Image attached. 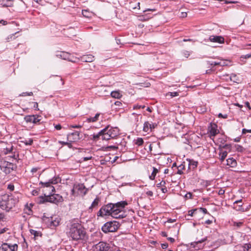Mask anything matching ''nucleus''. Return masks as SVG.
<instances>
[{
	"label": "nucleus",
	"mask_w": 251,
	"mask_h": 251,
	"mask_svg": "<svg viewBox=\"0 0 251 251\" xmlns=\"http://www.w3.org/2000/svg\"><path fill=\"white\" fill-rule=\"evenodd\" d=\"M127 204L126 201H121L116 203H108L100 208L97 213V216L103 217L111 216L115 219L125 218L126 214L124 211V208Z\"/></svg>",
	"instance_id": "1"
},
{
	"label": "nucleus",
	"mask_w": 251,
	"mask_h": 251,
	"mask_svg": "<svg viewBox=\"0 0 251 251\" xmlns=\"http://www.w3.org/2000/svg\"><path fill=\"white\" fill-rule=\"evenodd\" d=\"M68 235L74 240L82 239L85 234L84 228L81 224L75 220L71 221L67 225Z\"/></svg>",
	"instance_id": "2"
},
{
	"label": "nucleus",
	"mask_w": 251,
	"mask_h": 251,
	"mask_svg": "<svg viewBox=\"0 0 251 251\" xmlns=\"http://www.w3.org/2000/svg\"><path fill=\"white\" fill-rule=\"evenodd\" d=\"M18 201L16 198H13L7 194L2 195L0 201V208L3 210L9 211L15 206Z\"/></svg>",
	"instance_id": "3"
},
{
	"label": "nucleus",
	"mask_w": 251,
	"mask_h": 251,
	"mask_svg": "<svg viewBox=\"0 0 251 251\" xmlns=\"http://www.w3.org/2000/svg\"><path fill=\"white\" fill-rule=\"evenodd\" d=\"M103 132V140H109L117 137L119 134V129L117 127H112L109 126L102 129Z\"/></svg>",
	"instance_id": "4"
},
{
	"label": "nucleus",
	"mask_w": 251,
	"mask_h": 251,
	"mask_svg": "<svg viewBox=\"0 0 251 251\" xmlns=\"http://www.w3.org/2000/svg\"><path fill=\"white\" fill-rule=\"evenodd\" d=\"M119 222L113 221L106 223L101 227V230L104 233L115 232L120 227Z\"/></svg>",
	"instance_id": "5"
},
{
	"label": "nucleus",
	"mask_w": 251,
	"mask_h": 251,
	"mask_svg": "<svg viewBox=\"0 0 251 251\" xmlns=\"http://www.w3.org/2000/svg\"><path fill=\"white\" fill-rule=\"evenodd\" d=\"M60 180L59 177H56L50 180L48 182H41L40 184H42L45 187V189L44 190L46 193H47V191H49V193H53L55 192V188L54 187L51 185L52 184H56ZM48 194H47L48 195Z\"/></svg>",
	"instance_id": "6"
},
{
	"label": "nucleus",
	"mask_w": 251,
	"mask_h": 251,
	"mask_svg": "<svg viewBox=\"0 0 251 251\" xmlns=\"http://www.w3.org/2000/svg\"><path fill=\"white\" fill-rule=\"evenodd\" d=\"M87 189L83 184H78L74 185L72 190V194L74 196L76 194L83 196L87 193Z\"/></svg>",
	"instance_id": "7"
},
{
	"label": "nucleus",
	"mask_w": 251,
	"mask_h": 251,
	"mask_svg": "<svg viewBox=\"0 0 251 251\" xmlns=\"http://www.w3.org/2000/svg\"><path fill=\"white\" fill-rule=\"evenodd\" d=\"M45 201L53 203H57L62 201V198L58 194H54L51 193H49L48 195L47 193L45 194Z\"/></svg>",
	"instance_id": "8"
},
{
	"label": "nucleus",
	"mask_w": 251,
	"mask_h": 251,
	"mask_svg": "<svg viewBox=\"0 0 251 251\" xmlns=\"http://www.w3.org/2000/svg\"><path fill=\"white\" fill-rule=\"evenodd\" d=\"M110 247L109 245L103 242H100L93 246L92 251H108Z\"/></svg>",
	"instance_id": "9"
},
{
	"label": "nucleus",
	"mask_w": 251,
	"mask_h": 251,
	"mask_svg": "<svg viewBox=\"0 0 251 251\" xmlns=\"http://www.w3.org/2000/svg\"><path fill=\"white\" fill-rule=\"evenodd\" d=\"M18 245L14 244L10 245L7 243H3L0 247V251H17Z\"/></svg>",
	"instance_id": "10"
},
{
	"label": "nucleus",
	"mask_w": 251,
	"mask_h": 251,
	"mask_svg": "<svg viewBox=\"0 0 251 251\" xmlns=\"http://www.w3.org/2000/svg\"><path fill=\"white\" fill-rule=\"evenodd\" d=\"M208 130L210 134V137L212 139L219 132L217 129V126L215 124L210 123V126L208 127Z\"/></svg>",
	"instance_id": "11"
},
{
	"label": "nucleus",
	"mask_w": 251,
	"mask_h": 251,
	"mask_svg": "<svg viewBox=\"0 0 251 251\" xmlns=\"http://www.w3.org/2000/svg\"><path fill=\"white\" fill-rule=\"evenodd\" d=\"M49 226L52 228L54 227L58 226L61 221V218L58 216L52 217L50 219H48Z\"/></svg>",
	"instance_id": "12"
},
{
	"label": "nucleus",
	"mask_w": 251,
	"mask_h": 251,
	"mask_svg": "<svg viewBox=\"0 0 251 251\" xmlns=\"http://www.w3.org/2000/svg\"><path fill=\"white\" fill-rule=\"evenodd\" d=\"M40 117L38 115H27L25 117L24 119L26 123L36 124L40 121Z\"/></svg>",
	"instance_id": "13"
},
{
	"label": "nucleus",
	"mask_w": 251,
	"mask_h": 251,
	"mask_svg": "<svg viewBox=\"0 0 251 251\" xmlns=\"http://www.w3.org/2000/svg\"><path fill=\"white\" fill-rule=\"evenodd\" d=\"M68 140L71 142H76L80 139V133L78 131H75L70 133L67 135Z\"/></svg>",
	"instance_id": "14"
},
{
	"label": "nucleus",
	"mask_w": 251,
	"mask_h": 251,
	"mask_svg": "<svg viewBox=\"0 0 251 251\" xmlns=\"http://www.w3.org/2000/svg\"><path fill=\"white\" fill-rule=\"evenodd\" d=\"M206 240L207 238L205 237L201 240L196 241L194 242H192L191 243V246L197 250H199L202 247V246L201 245L202 243H203Z\"/></svg>",
	"instance_id": "15"
},
{
	"label": "nucleus",
	"mask_w": 251,
	"mask_h": 251,
	"mask_svg": "<svg viewBox=\"0 0 251 251\" xmlns=\"http://www.w3.org/2000/svg\"><path fill=\"white\" fill-rule=\"evenodd\" d=\"M2 167L5 168V170L4 171L6 174L9 173L11 170H13L16 167L14 164L9 162H5L3 164Z\"/></svg>",
	"instance_id": "16"
},
{
	"label": "nucleus",
	"mask_w": 251,
	"mask_h": 251,
	"mask_svg": "<svg viewBox=\"0 0 251 251\" xmlns=\"http://www.w3.org/2000/svg\"><path fill=\"white\" fill-rule=\"evenodd\" d=\"M209 39L211 42L218 43L220 44H222L224 42V38L221 36L211 35L209 37Z\"/></svg>",
	"instance_id": "17"
},
{
	"label": "nucleus",
	"mask_w": 251,
	"mask_h": 251,
	"mask_svg": "<svg viewBox=\"0 0 251 251\" xmlns=\"http://www.w3.org/2000/svg\"><path fill=\"white\" fill-rule=\"evenodd\" d=\"M81 60L84 62H91L94 60V56L91 54L83 55Z\"/></svg>",
	"instance_id": "18"
},
{
	"label": "nucleus",
	"mask_w": 251,
	"mask_h": 251,
	"mask_svg": "<svg viewBox=\"0 0 251 251\" xmlns=\"http://www.w3.org/2000/svg\"><path fill=\"white\" fill-rule=\"evenodd\" d=\"M143 131L145 132H149L152 131L151 124L149 122H146L144 124Z\"/></svg>",
	"instance_id": "19"
},
{
	"label": "nucleus",
	"mask_w": 251,
	"mask_h": 251,
	"mask_svg": "<svg viewBox=\"0 0 251 251\" xmlns=\"http://www.w3.org/2000/svg\"><path fill=\"white\" fill-rule=\"evenodd\" d=\"M174 167H176L177 174H181L182 173V170L184 168V166L182 164L177 166V163L175 162L174 163Z\"/></svg>",
	"instance_id": "20"
},
{
	"label": "nucleus",
	"mask_w": 251,
	"mask_h": 251,
	"mask_svg": "<svg viewBox=\"0 0 251 251\" xmlns=\"http://www.w3.org/2000/svg\"><path fill=\"white\" fill-rule=\"evenodd\" d=\"M103 132L102 129L100 130L98 134L93 135V140L95 141L98 140L100 137H101V139L103 140Z\"/></svg>",
	"instance_id": "21"
},
{
	"label": "nucleus",
	"mask_w": 251,
	"mask_h": 251,
	"mask_svg": "<svg viewBox=\"0 0 251 251\" xmlns=\"http://www.w3.org/2000/svg\"><path fill=\"white\" fill-rule=\"evenodd\" d=\"M227 165L231 167H234L236 165V161L233 158H228L226 160Z\"/></svg>",
	"instance_id": "22"
},
{
	"label": "nucleus",
	"mask_w": 251,
	"mask_h": 251,
	"mask_svg": "<svg viewBox=\"0 0 251 251\" xmlns=\"http://www.w3.org/2000/svg\"><path fill=\"white\" fill-rule=\"evenodd\" d=\"M111 96L114 98L120 99L122 97V95L119 91H115L111 93Z\"/></svg>",
	"instance_id": "23"
},
{
	"label": "nucleus",
	"mask_w": 251,
	"mask_h": 251,
	"mask_svg": "<svg viewBox=\"0 0 251 251\" xmlns=\"http://www.w3.org/2000/svg\"><path fill=\"white\" fill-rule=\"evenodd\" d=\"M152 169H153L151 175H150L149 176V178L151 180L154 179L157 173L158 172V170L157 168H156L155 167H153Z\"/></svg>",
	"instance_id": "24"
},
{
	"label": "nucleus",
	"mask_w": 251,
	"mask_h": 251,
	"mask_svg": "<svg viewBox=\"0 0 251 251\" xmlns=\"http://www.w3.org/2000/svg\"><path fill=\"white\" fill-rule=\"evenodd\" d=\"M219 66H227L230 63V61L228 60H220L219 61Z\"/></svg>",
	"instance_id": "25"
},
{
	"label": "nucleus",
	"mask_w": 251,
	"mask_h": 251,
	"mask_svg": "<svg viewBox=\"0 0 251 251\" xmlns=\"http://www.w3.org/2000/svg\"><path fill=\"white\" fill-rule=\"evenodd\" d=\"M100 116L99 113H97L94 117H90L87 119L88 122H95L98 120V118Z\"/></svg>",
	"instance_id": "26"
},
{
	"label": "nucleus",
	"mask_w": 251,
	"mask_h": 251,
	"mask_svg": "<svg viewBox=\"0 0 251 251\" xmlns=\"http://www.w3.org/2000/svg\"><path fill=\"white\" fill-rule=\"evenodd\" d=\"M100 202V199L98 198H96L93 202H92L91 205L89 207L90 209H92L93 208L97 206L99 204V203Z\"/></svg>",
	"instance_id": "27"
},
{
	"label": "nucleus",
	"mask_w": 251,
	"mask_h": 251,
	"mask_svg": "<svg viewBox=\"0 0 251 251\" xmlns=\"http://www.w3.org/2000/svg\"><path fill=\"white\" fill-rule=\"evenodd\" d=\"M227 154V152L226 151H221L219 153L220 160L222 161H223L225 160V159L226 158V157Z\"/></svg>",
	"instance_id": "28"
},
{
	"label": "nucleus",
	"mask_w": 251,
	"mask_h": 251,
	"mask_svg": "<svg viewBox=\"0 0 251 251\" xmlns=\"http://www.w3.org/2000/svg\"><path fill=\"white\" fill-rule=\"evenodd\" d=\"M82 14L84 17L86 18H89L91 16L92 13L86 10H83L82 11Z\"/></svg>",
	"instance_id": "29"
},
{
	"label": "nucleus",
	"mask_w": 251,
	"mask_h": 251,
	"mask_svg": "<svg viewBox=\"0 0 251 251\" xmlns=\"http://www.w3.org/2000/svg\"><path fill=\"white\" fill-rule=\"evenodd\" d=\"M234 251H245L244 246L237 245L235 247Z\"/></svg>",
	"instance_id": "30"
},
{
	"label": "nucleus",
	"mask_w": 251,
	"mask_h": 251,
	"mask_svg": "<svg viewBox=\"0 0 251 251\" xmlns=\"http://www.w3.org/2000/svg\"><path fill=\"white\" fill-rule=\"evenodd\" d=\"M249 58H251V53L250 54H247L246 55H243L241 56L240 59L241 61L244 62V59H248Z\"/></svg>",
	"instance_id": "31"
},
{
	"label": "nucleus",
	"mask_w": 251,
	"mask_h": 251,
	"mask_svg": "<svg viewBox=\"0 0 251 251\" xmlns=\"http://www.w3.org/2000/svg\"><path fill=\"white\" fill-rule=\"evenodd\" d=\"M198 209H192V210H189L188 211V216H193L194 215H196L197 212L198 211Z\"/></svg>",
	"instance_id": "32"
},
{
	"label": "nucleus",
	"mask_w": 251,
	"mask_h": 251,
	"mask_svg": "<svg viewBox=\"0 0 251 251\" xmlns=\"http://www.w3.org/2000/svg\"><path fill=\"white\" fill-rule=\"evenodd\" d=\"M143 140L141 138H138L136 140V144L138 146H141L143 144Z\"/></svg>",
	"instance_id": "33"
},
{
	"label": "nucleus",
	"mask_w": 251,
	"mask_h": 251,
	"mask_svg": "<svg viewBox=\"0 0 251 251\" xmlns=\"http://www.w3.org/2000/svg\"><path fill=\"white\" fill-rule=\"evenodd\" d=\"M245 251H251V244H246L244 246Z\"/></svg>",
	"instance_id": "34"
},
{
	"label": "nucleus",
	"mask_w": 251,
	"mask_h": 251,
	"mask_svg": "<svg viewBox=\"0 0 251 251\" xmlns=\"http://www.w3.org/2000/svg\"><path fill=\"white\" fill-rule=\"evenodd\" d=\"M187 15V14L185 12H179L178 13V16L180 18L186 17Z\"/></svg>",
	"instance_id": "35"
},
{
	"label": "nucleus",
	"mask_w": 251,
	"mask_h": 251,
	"mask_svg": "<svg viewBox=\"0 0 251 251\" xmlns=\"http://www.w3.org/2000/svg\"><path fill=\"white\" fill-rule=\"evenodd\" d=\"M33 143V140L32 139H29L28 140H26L24 142V143L26 145H31Z\"/></svg>",
	"instance_id": "36"
},
{
	"label": "nucleus",
	"mask_w": 251,
	"mask_h": 251,
	"mask_svg": "<svg viewBox=\"0 0 251 251\" xmlns=\"http://www.w3.org/2000/svg\"><path fill=\"white\" fill-rule=\"evenodd\" d=\"M14 39H15L14 34H11L7 37V38H6V40L7 42H9L10 40H12Z\"/></svg>",
	"instance_id": "37"
},
{
	"label": "nucleus",
	"mask_w": 251,
	"mask_h": 251,
	"mask_svg": "<svg viewBox=\"0 0 251 251\" xmlns=\"http://www.w3.org/2000/svg\"><path fill=\"white\" fill-rule=\"evenodd\" d=\"M236 150L238 151L242 152L244 150V149L242 146H241L240 145H237V146H236Z\"/></svg>",
	"instance_id": "38"
},
{
	"label": "nucleus",
	"mask_w": 251,
	"mask_h": 251,
	"mask_svg": "<svg viewBox=\"0 0 251 251\" xmlns=\"http://www.w3.org/2000/svg\"><path fill=\"white\" fill-rule=\"evenodd\" d=\"M220 246V243L219 241L216 242L215 243H214V245H212L213 247H214V249H217Z\"/></svg>",
	"instance_id": "39"
},
{
	"label": "nucleus",
	"mask_w": 251,
	"mask_h": 251,
	"mask_svg": "<svg viewBox=\"0 0 251 251\" xmlns=\"http://www.w3.org/2000/svg\"><path fill=\"white\" fill-rule=\"evenodd\" d=\"M183 55L185 57H188L190 55V52L188 51H187V50H185L183 52Z\"/></svg>",
	"instance_id": "40"
},
{
	"label": "nucleus",
	"mask_w": 251,
	"mask_h": 251,
	"mask_svg": "<svg viewBox=\"0 0 251 251\" xmlns=\"http://www.w3.org/2000/svg\"><path fill=\"white\" fill-rule=\"evenodd\" d=\"M32 96L33 95V93L32 92H29V93H27V92H26V93H22V94L21 95V96Z\"/></svg>",
	"instance_id": "41"
},
{
	"label": "nucleus",
	"mask_w": 251,
	"mask_h": 251,
	"mask_svg": "<svg viewBox=\"0 0 251 251\" xmlns=\"http://www.w3.org/2000/svg\"><path fill=\"white\" fill-rule=\"evenodd\" d=\"M219 61H212L210 63V65L211 66H219Z\"/></svg>",
	"instance_id": "42"
},
{
	"label": "nucleus",
	"mask_w": 251,
	"mask_h": 251,
	"mask_svg": "<svg viewBox=\"0 0 251 251\" xmlns=\"http://www.w3.org/2000/svg\"><path fill=\"white\" fill-rule=\"evenodd\" d=\"M198 210H199L200 211H202L205 214L207 213V209L205 208L201 207V208L198 209Z\"/></svg>",
	"instance_id": "43"
},
{
	"label": "nucleus",
	"mask_w": 251,
	"mask_h": 251,
	"mask_svg": "<svg viewBox=\"0 0 251 251\" xmlns=\"http://www.w3.org/2000/svg\"><path fill=\"white\" fill-rule=\"evenodd\" d=\"M145 107V106L144 105L142 106V105H135L134 106V109L144 108Z\"/></svg>",
	"instance_id": "44"
},
{
	"label": "nucleus",
	"mask_w": 251,
	"mask_h": 251,
	"mask_svg": "<svg viewBox=\"0 0 251 251\" xmlns=\"http://www.w3.org/2000/svg\"><path fill=\"white\" fill-rule=\"evenodd\" d=\"M247 132L251 133V130L246 129L245 128L243 129L242 133L246 134Z\"/></svg>",
	"instance_id": "45"
},
{
	"label": "nucleus",
	"mask_w": 251,
	"mask_h": 251,
	"mask_svg": "<svg viewBox=\"0 0 251 251\" xmlns=\"http://www.w3.org/2000/svg\"><path fill=\"white\" fill-rule=\"evenodd\" d=\"M30 232L31 234H34L35 236H37L38 235V232L36 231H35L34 230H31Z\"/></svg>",
	"instance_id": "46"
},
{
	"label": "nucleus",
	"mask_w": 251,
	"mask_h": 251,
	"mask_svg": "<svg viewBox=\"0 0 251 251\" xmlns=\"http://www.w3.org/2000/svg\"><path fill=\"white\" fill-rule=\"evenodd\" d=\"M7 230H8V228H2V229H0V234L4 233Z\"/></svg>",
	"instance_id": "47"
},
{
	"label": "nucleus",
	"mask_w": 251,
	"mask_h": 251,
	"mask_svg": "<svg viewBox=\"0 0 251 251\" xmlns=\"http://www.w3.org/2000/svg\"><path fill=\"white\" fill-rule=\"evenodd\" d=\"M168 244L167 243H163V244H161V247L162 248V249H167V247H168Z\"/></svg>",
	"instance_id": "48"
},
{
	"label": "nucleus",
	"mask_w": 251,
	"mask_h": 251,
	"mask_svg": "<svg viewBox=\"0 0 251 251\" xmlns=\"http://www.w3.org/2000/svg\"><path fill=\"white\" fill-rule=\"evenodd\" d=\"M115 105L117 106H120L122 105V103L121 101H116L114 103Z\"/></svg>",
	"instance_id": "49"
},
{
	"label": "nucleus",
	"mask_w": 251,
	"mask_h": 251,
	"mask_svg": "<svg viewBox=\"0 0 251 251\" xmlns=\"http://www.w3.org/2000/svg\"><path fill=\"white\" fill-rule=\"evenodd\" d=\"M108 149H112L114 150H117L118 149V147L115 146H109L107 147Z\"/></svg>",
	"instance_id": "50"
},
{
	"label": "nucleus",
	"mask_w": 251,
	"mask_h": 251,
	"mask_svg": "<svg viewBox=\"0 0 251 251\" xmlns=\"http://www.w3.org/2000/svg\"><path fill=\"white\" fill-rule=\"evenodd\" d=\"M55 128L56 130H60L62 128V126L58 124L55 126Z\"/></svg>",
	"instance_id": "51"
},
{
	"label": "nucleus",
	"mask_w": 251,
	"mask_h": 251,
	"mask_svg": "<svg viewBox=\"0 0 251 251\" xmlns=\"http://www.w3.org/2000/svg\"><path fill=\"white\" fill-rule=\"evenodd\" d=\"M218 117H219L223 118H224V119H226V118H227V115L226 114V115H225L224 116H223L221 113H220V114H219V115H218Z\"/></svg>",
	"instance_id": "52"
},
{
	"label": "nucleus",
	"mask_w": 251,
	"mask_h": 251,
	"mask_svg": "<svg viewBox=\"0 0 251 251\" xmlns=\"http://www.w3.org/2000/svg\"><path fill=\"white\" fill-rule=\"evenodd\" d=\"M38 103H37V102H34L33 107H34L36 110H39V108H38Z\"/></svg>",
	"instance_id": "53"
},
{
	"label": "nucleus",
	"mask_w": 251,
	"mask_h": 251,
	"mask_svg": "<svg viewBox=\"0 0 251 251\" xmlns=\"http://www.w3.org/2000/svg\"><path fill=\"white\" fill-rule=\"evenodd\" d=\"M223 148H224V149H226L230 150V146L229 145L226 144V145L223 146Z\"/></svg>",
	"instance_id": "54"
},
{
	"label": "nucleus",
	"mask_w": 251,
	"mask_h": 251,
	"mask_svg": "<svg viewBox=\"0 0 251 251\" xmlns=\"http://www.w3.org/2000/svg\"><path fill=\"white\" fill-rule=\"evenodd\" d=\"M8 188L10 190L13 191L14 189V186L13 185H9L8 186Z\"/></svg>",
	"instance_id": "55"
},
{
	"label": "nucleus",
	"mask_w": 251,
	"mask_h": 251,
	"mask_svg": "<svg viewBox=\"0 0 251 251\" xmlns=\"http://www.w3.org/2000/svg\"><path fill=\"white\" fill-rule=\"evenodd\" d=\"M81 127H82V126L81 125L72 126V127H73V128H81Z\"/></svg>",
	"instance_id": "56"
},
{
	"label": "nucleus",
	"mask_w": 251,
	"mask_h": 251,
	"mask_svg": "<svg viewBox=\"0 0 251 251\" xmlns=\"http://www.w3.org/2000/svg\"><path fill=\"white\" fill-rule=\"evenodd\" d=\"M59 143L62 144V145H70V143H68V142H63V141H59Z\"/></svg>",
	"instance_id": "57"
},
{
	"label": "nucleus",
	"mask_w": 251,
	"mask_h": 251,
	"mask_svg": "<svg viewBox=\"0 0 251 251\" xmlns=\"http://www.w3.org/2000/svg\"><path fill=\"white\" fill-rule=\"evenodd\" d=\"M236 77V75H235L232 74L230 76V78H231V80H233L234 81H235V78Z\"/></svg>",
	"instance_id": "58"
},
{
	"label": "nucleus",
	"mask_w": 251,
	"mask_h": 251,
	"mask_svg": "<svg viewBox=\"0 0 251 251\" xmlns=\"http://www.w3.org/2000/svg\"><path fill=\"white\" fill-rule=\"evenodd\" d=\"M4 218V215L3 213H0V221H2Z\"/></svg>",
	"instance_id": "59"
},
{
	"label": "nucleus",
	"mask_w": 251,
	"mask_h": 251,
	"mask_svg": "<svg viewBox=\"0 0 251 251\" xmlns=\"http://www.w3.org/2000/svg\"><path fill=\"white\" fill-rule=\"evenodd\" d=\"M219 195H223L225 193V190H223V189H221L219 191Z\"/></svg>",
	"instance_id": "60"
},
{
	"label": "nucleus",
	"mask_w": 251,
	"mask_h": 251,
	"mask_svg": "<svg viewBox=\"0 0 251 251\" xmlns=\"http://www.w3.org/2000/svg\"><path fill=\"white\" fill-rule=\"evenodd\" d=\"M147 194L148 195V196H152L153 195V193L151 191H149L147 192Z\"/></svg>",
	"instance_id": "61"
},
{
	"label": "nucleus",
	"mask_w": 251,
	"mask_h": 251,
	"mask_svg": "<svg viewBox=\"0 0 251 251\" xmlns=\"http://www.w3.org/2000/svg\"><path fill=\"white\" fill-rule=\"evenodd\" d=\"M91 158H92V156L86 157H84L83 158V160L84 161H87V160H90Z\"/></svg>",
	"instance_id": "62"
},
{
	"label": "nucleus",
	"mask_w": 251,
	"mask_h": 251,
	"mask_svg": "<svg viewBox=\"0 0 251 251\" xmlns=\"http://www.w3.org/2000/svg\"><path fill=\"white\" fill-rule=\"evenodd\" d=\"M191 196H192V194L190 193H189L188 194H187L186 195H185V197L186 198H191Z\"/></svg>",
	"instance_id": "63"
},
{
	"label": "nucleus",
	"mask_w": 251,
	"mask_h": 251,
	"mask_svg": "<svg viewBox=\"0 0 251 251\" xmlns=\"http://www.w3.org/2000/svg\"><path fill=\"white\" fill-rule=\"evenodd\" d=\"M246 106L249 108V109H251V105H250V103L249 102H246Z\"/></svg>",
	"instance_id": "64"
}]
</instances>
